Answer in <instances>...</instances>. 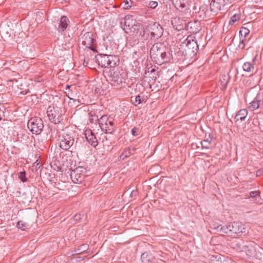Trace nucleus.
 <instances>
[{
	"mask_svg": "<svg viewBox=\"0 0 263 263\" xmlns=\"http://www.w3.org/2000/svg\"><path fill=\"white\" fill-rule=\"evenodd\" d=\"M126 78V73L123 70L117 68L110 70L108 81L112 87L118 89L125 87Z\"/></svg>",
	"mask_w": 263,
	"mask_h": 263,
	"instance_id": "nucleus-1",
	"label": "nucleus"
},
{
	"mask_svg": "<svg viewBox=\"0 0 263 263\" xmlns=\"http://www.w3.org/2000/svg\"><path fill=\"white\" fill-rule=\"evenodd\" d=\"M95 59L98 65L102 67H114L118 62L116 57L105 54H98Z\"/></svg>",
	"mask_w": 263,
	"mask_h": 263,
	"instance_id": "nucleus-2",
	"label": "nucleus"
},
{
	"mask_svg": "<svg viewBox=\"0 0 263 263\" xmlns=\"http://www.w3.org/2000/svg\"><path fill=\"white\" fill-rule=\"evenodd\" d=\"M27 126L32 134L39 135L43 129L44 123L41 118L34 117L29 120Z\"/></svg>",
	"mask_w": 263,
	"mask_h": 263,
	"instance_id": "nucleus-3",
	"label": "nucleus"
},
{
	"mask_svg": "<svg viewBox=\"0 0 263 263\" xmlns=\"http://www.w3.org/2000/svg\"><path fill=\"white\" fill-rule=\"evenodd\" d=\"M59 146L65 151H67L72 147L74 140L73 136L68 134H63L59 136Z\"/></svg>",
	"mask_w": 263,
	"mask_h": 263,
	"instance_id": "nucleus-4",
	"label": "nucleus"
},
{
	"mask_svg": "<svg viewBox=\"0 0 263 263\" xmlns=\"http://www.w3.org/2000/svg\"><path fill=\"white\" fill-rule=\"evenodd\" d=\"M86 169L82 166H79L72 170L70 174V177L72 182L79 184L83 182L86 175Z\"/></svg>",
	"mask_w": 263,
	"mask_h": 263,
	"instance_id": "nucleus-5",
	"label": "nucleus"
},
{
	"mask_svg": "<svg viewBox=\"0 0 263 263\" xmlns=\"http://www.w3.org/2000/svg\"><path fill=\"white\" fill-rule=\"evenodd\" d=\"M80 40L83 45L85 46L86 48L91 49L92 50H94L92 46L95 41L93 37V34L91 32H87L84 33Z\"/></svg>",
	"mask_w": 263,
	"mask_h": 263,
	"instance_id": "nucleus-6",
	"label": "nucleus"
},
{
	"mask_svg": "<svg viewBox=\"0 0 263 263\" xmlns=\"http://www.w3.org/2000/svg\"><path fill=\"white\" fill-rule=\"evenodd\" d=\"M175 8L181 12H188L190 8L189 0H173Z\"/></svg>",
	"mask_w": 263,
	"mask_h": 263,
	"instance_id": "nucleus-7",
	"label": "nucleus"
},
{
	"mask_svg": "<svg viewBox=\"0 0 263 263\" xmlns=\"http://www.w3.org/2000/svg\"><path fill=\"white\" fill-rule=\"evenodd\" d=\"M164 46L161 43H156L153 45L150 50V55L151 58L154 59L156 61L160 60V55Z\"/></svg>",
	"mask_w": 263,
	"mask_h": 263,
	"instance_id": "nucleus-8",
	"label": "nucleus"
},
{
	"mask_svg": "<svg viewBox=\"0 0 263 263\" xmlns=\"http://www.w3.org/2000/svg\"><path fill=\"white\" fill-rule=\"evenodd\" d=\"M100 128L102 130H105L106 133H112L114 132L113 127L110 128L108 126V120L106 115L102 116L100 119H97Z\"/></svg>",
	"mask_w": 263,
	"mask_h": 263,
	"instance_id": "nucleus-9",
	"label": "nucleus"
},
{
	"mask_svg": "<svg viewBox=\"0 0 263 263\" xmlns=\"http://www.w3.org/2000/svg\"><path fill=\"white\" fill-rule=\"evenodd\" d=\"M47 116L50 121L55 124L60 122L61 119L58 113L54 110V107L49 106L47 110Z\"/></svg>",
	"mask_w": 263,
	"mask_h": 263,
	"instance_id": "nucleus-10",
	"label": "nucleus"
},
{
	"mask_svg": "<svg viewBox=\"0 0 263 263\" xmlns=\"http://www.w3.org/2000/svg\"><path fill=\"white\" fill-rule=\"evenodd\" d=\"M247 117V110L245 109H240L235 115L234 118L235 122L236 125L239 127V129H241V122L245 120Z\"/></svg>",
	"mask_w": 263,
	"mask_h": 263,
	"instance_id": "nucleus-11",
	"label": "nucleus"
},
{
	"mask_svg": "<svg viewBox=\"0 0 263 263\" xmlns=\"http://www.w3.org/2000/svg\"><path fill=\"white\" fill-rule=\"evenodd\" d=\"M240 43L238 46L239 48L244 49L246 46L247 37V27L243 26L239 31Z\"/></svg>",
	"mask_w": 263,
	"mask_h": 263,
	"instance_id": "nucleus-12",
	"label": "nucleus"
},
{
	"mask_svg": "<svg viewBox=\"0 0 263 263\" xmlns=\"http://www.w3.org/2000/svg\"><path fill=\"white\" fill-rule=\"evenodd\" d=\"M124 24L125 27L123 29L125 32H127L135 25V21L133 19L132 16L130 15H126L124 18Z\"/></svg>",
	"mask_w": 263,
	"mask_h": 263,
	"instance_id": "nucleus-13",
	"label": "nucleus"
},
{
	"mask_svg": "<svg viewBox=\"0 0 263 263\" xmlns=\"http://www.w3.org/2000/svg\"><path fill=\"white\" fill-rule=\"evenodd\" d=\"M229 227H231V232L233 234H239L242 233L245 230L243 227L239 223L234 222L229 223Z\"/></svg>",
	"mask_w": 263,
	"mask_h": 263,
	"instance_id": "nucleus-14",
	"label": "nucleus"
},
{
	"mask_svg": "<svg viewBox=\"0 0 263 263\" xmlns=\"http://www.w3.org/2000/svg\"><path fill=\"white\" fill-rule=\"evenodd\" d=\"M223 7L221 3H220V2L217 0H212L210 3L211 10L215 13L218 12Z\"/></svg>",
	"mask_w": 263,
	"mask_h": 263,
	"instance_id": "nucleus-15",
	"label": "nucleus"
},
{
	"mask_svg": "<svg viewBox=\"0 0 263 263\" xmlns=\"http://www.w3.org/2000/svg\"><path fill=\"white\" fill-rule=\"evenodd\" d=\"M248 199L254 202H258L260 199V192L259 191H251L249 196L248 195Z\"/></svg>",
	"mask_w": 263,
	"mask_h": 263,
	"instance_id": "nucleus-16",
	"label": "nucleus"
},
{
	"mask_svg": "<svg viewBox=\"0 0 263 263\" xmlns=\"http://www.w3.org/2000/svg\"><path fill=\"white\" fill-rule=\"evenodd\" d=\"M68 19L65 16H62L61 17L59 25V31H64L67 27L68 23L69 22Z\"/></svg>",
	"mask_w": 263,
	"mask_h": 263,
	"instance_id": "nucleus-17",
	"label": "nucleus"
},
{
	"mask_svg": "<svg viewBox=\"0 0 263 263\" xmlns=\"http://www.w3.org/2000/svg\"><path fill=\"white\" fill-rule=\"evenodd\" d=\"M86 139L89 142V143L93 147H95L98 145V141L96 137L94 136V135L92 133V132H90V134L88 136L86 135Z\"/></svg>",
	"mask_w": 263,
	"mask_h": 263,
	"instance_id": "nucleus-18",
	"label": "nucleus"
},
{
	"mask_svg": "<svg viewBox=\"0 0 263 263\" xmlns=\"http://www.w3.org/2000/svg\"><path fill=\"white\" fill-rule=\"evenodd\" d=\"M215 228L218 232H221L224 233L230 232V230L231 229V227H229V223L223 227L219 224L218 226L215 227Z\"/></svg>",
	"mask_w": 263,
	"mask_h": 263,
	"instance_id": "nucleus-19",
	"label": "nucleus"
},
{
	"mask_svg": "<svg viewBox=\"0 0 263 263\" xmlns=\"http://www.w3.org/2000/svg\"><path fill=\"white\" fill-rule=\"evenodd\" d=\"M186 46L189 48V49H192L193 52H195V50H197L198 48V45L197 42L194 40H187Z\"/></svg>",
	"mask_w": 263,
	"mask_h": 263,
	"instance_id": "nucleus-20",
	"label": "nucleus"
},
{
	"mask_svg": "<svg viewBox=\"0 0 263 263\" xmlns=\"http://www.w3.org/2000/svg\"><path fill=\"white\" fill-rule=\"evenodd\" d=\"M169 53H167L165 51V48L163 49L162 51L161 52L160 55V60H158L161 63L167 62L169 60L168 57Z\"/></svg>",
	"mask_w": 263,
	"mask_h": 263,
	"instance_id": "nucleus-21",
	"label": "nucleus"
},
{
	"mask_svg": "<svg viewBox=\"0 0 263 263\" xmlns=\"http://www.w3.org/2000/svg\"><path fill=\"white\" fill-rule=\"evenodd\" d=\"M212 138L209 137L204 140L201 142L202 147L203 149H209L211 146Z\"/></svg>",
	"mask_w": 263,
	"mask_h": 263,
	"instance_id": "nucleus-22",
	"label": "nucleus"
},
{
	"mask_svg": "<svg viewBox=\"0 0 263 263\" xmlns=\"http://www.w3.org/2000/svg\"><path fill=\"white\" fill-rule=\"evenodd\" d=\"M144 98L140 95L137 96L134 99H132V101L135 106H138L139 104L141 103Z\"/></svg>",
	"mask_w": 263,
	"mask_h": 263,
	"instance_id": "nucleus-23",
	"label": "nucleus"
},
{
	"mask_svg": "<svg viewBox=\"0 0 263 263\" xmlns=\"http://www.w3.org/2000/svg\"><path fill=\"white\" fill-rule=\"evenodd\" d=\"M88 249V245L87 244H83L81 246H79L76 251L77 254H81Z\"/></svg>",
	"mask_w": 263,
	"mask_h": 263,
	"instance_id": "nucleus-24",
	"label": "nucleus"
},
{
	"mask_svg": "<svg viewBox=\"0 0 263 263\" xmlns=\"http://www.w3.org/2000/svg\"><path fill=\"white\" fill-rule=\"evenodd\" d=\"M152 257L146 252L142 254L141 259L143 263H147L151 260Z\"/></svg>",
	"mask_w": 263,
	"mask_h": 263,
	"instance_id": "nucleus-25",
	"label": "nucleus"
},
{
	"mask_svg": "<svg viewBox=\"0 0 263 263\" xmlns=\"http://www.w3.org/2000/svg\"><path fill=\"white\" fill-rule=\"evenodd\" d=\"M250 105L249 106V109L251 110H254L259 107V103L258 101H252L250 103Z\"/></svg>",
	"mask_w": 263,
	"mask_h": 263,
	"instance_id": "nucleus-26",
	"label": "nucleus"
},
{
	"mask_svg": "<svg viewBox=\"0 0 263 263\" xmlns=\"http://www.w3.org/2000/svg\"><path fill=\"white\" fill-rule=\"evenodd\" d=\"M17 227L18 229H21L22 230H25L28 228V224L22 221H20L17 223Z\"/></svg>",
	"mask_w": 263,
	"mask_h": 263,
	"instance_id": "nucleus-27",
	"label": "nucleus"
},
{
	"mask_svg": "<svg viewBox=\"0 0 263 263\" xmlns=\"http://www.w3.org/2000/svg\"><path fill=\"white\" fill-rule=\"evenodd\" d=\"M162 28L161 27H160V28L158 29V33H156L154 32H152L151 33V35L152 37L157 38V39H158L159 37H161V36L162 35Z\"/></svg>",
	"mask_w": 263,
	"mask_h": 263,
	"instance_id": "nucleus-28",
	"label": "nucleus"
},
{
	"mask_svg": "<svg viewBox=\"0 0 263 263\" xmlns=\"http://www.w3.org/2000/svg\"><path fill=\"white\" fill-rule=\"evenodd\" d=\"M228 78L226 76H223L221 79V83L223 87H226L227 85V84L228 83Z\"/></svg>",
	"mask_w": 263,
	"mask_h": 263,
	"instance_id": "nucleus-29",
	"label": "nucleus"
},
{
	"mask_svg": "<svg viewBox=\"0 0 263 263\" xmlns=\"http://www.w3.org/2000/svg\"><path fill=\"white\" fill-rule=\"evenodd\" d=\"M263 173V171L261 170H258L256 174L254 173V172H250V174L251 175V177H250V178L253 179L254 178L260 176Z\"/></svg>",
	"mask_w": 263,
	"mask_h": 263,
	"instance_id": "nucleus-30",
	"label": "nucleus"
},
{
	"mask_svg": "<svg viewBox=\"0 0 263 263\" xmlns=\"http://www.w3.org/2000/svg\"><path fill=\"white\" fill-rule=\"evenodd\" d=\"M130 155V152L129 150H125L120 155V158L124 159L125 158L129 157Z\"/></svg>",
	"mask_w": 263,
	"mask_h": 263,
	"instance_id": "nucleus-31",
	"label": "nucleus"
},
{
	"mask_svg": "<svg viewBox=\"0 0 263 263\" xmlns=\"http://www.w3.org/2000/svg\"><path fill=\"white\" fill-rule=\"evenodd\" d=\"M25 175H26L25 172H21L19 173V175H18V178L23 182L27 181V178L26 177Z\"/></svg>",
	"mask_w": 263,
	"mask_h": 263,
	"instance_id": "nucleus-32",
	"label": "nucleus"
},
{
	"mask_svg": "<svg viewBox=\"0 0 263 263\" xmlns=\"http://www.w3.org/2000/svg\"><path fill=\"white\" fill-rule=\"evenodd\" d=\"M249 81H251V82L250 83V86L251 88L254 87L255 86H256L257 85V81H255L254 79L252 78V77H250L249 80H248V82Z\"/></svg>",
	"mask_w": 263,
	"mask_h": 263,
	"instance_id": "nucleus-33",
	"label": "nucleus"
},
{
	"mask_svg": "<svg viewBox=\"0 0 263 263\" xmlns=\"http://www.w3.org/2000/svg\"><path fill=\"white\" fill-rule=\"evenodd\" d=\"M147 6L148 7H149L151 8L155 9L158 6V2H157L156 1H149L148 2Z\"/></svg>",
	"mask_w": 263,
	"mask_h": 263,
	"instance_id": "nucleus-34",
	"label": "nucleus"
},
{
	"mask_svg": "<svg viewBox=\"0 0 263 263\" xmlns=\"http://www.w3.org/2000/svg\"><path fill=\"white\" fill-rule=\"evenodd\" d=\"M238 16L236 15V14L232 16L229 21V24L231 25H233L235 23V22L238 19Z\"/></svg>",
	"mask_w": 263,
	"mask_h": 263,
	"instance_id": "nucleus-35",
	"label": "nucleus"
},
{
	"mask_svg": "<svg viewBox=\"0 0 263 263\" xmlns=\"http://www.w3.org/2000/svg\"><path fill=\"white\" fill-rule=\"evenodd\" d=\"M124 2L125 3V5L124 8L125 9H128L132 6V2L131 0H124Z\"/></svg>",
	"mask_w": 263,
	"mask_h": 263,
	"instance_id": "nucleus-36",
	"label": "nucleus"
},
{
	"mask_svg": "<svg viewBox=\"0 0 263 263\" xmlns=\"http://www.w3.org/2000/svg\"><path fill=\"white\" fill-rule=\"evenodd\" d=\"M138 132H139V129L136 127H134L132 129V134L134 136H136L138 135Z\"/></svg>",
	"mask_w": 263,
	"mask_h": 263,
	"instance_id": "nucleus-37",
	"label": "nucleus"
},
{
	"mask_svg": "<svg viewBox=\"0 0 263 263\" xmlns=\"http://www.w3.org/2000/svg\"><path fill=\"white\" fill-rule=\"evenodd\" d=\"M180 19L179 18H174L172 21V24L174 25V26H176L177 25V24L178 23V22H180Z\"/></svg>",
	"mask_w": 263,
	"mask_h": 263,
	"instance_id": "nucleus-38",
	"label": "nucleus"
},
{
	"mask_svg": "<svg viewBox=\"0 0 263 263\" xmlns=\"http://www.w3.org/2000/svg\"><path fill=\"white\" fill-rule=\"evenodd\" d=\"M254 68V65L252 64L251 63L248 62V70L247 71L250 72L251 71L252 69Z\"/></svg>",
	"mask_w": 263,
	"mask_h": 263,
	"instance_id": "nucleus-39",
	"label": "nucleus"
},
{
	"mask_svg": "<svg viewBox=\"0 0 263 263\" xmlns=\"http://www.w3.org/2000/svg\"><path fill=\"white\" fill-rule=\"evenodd\" d=\"M114 123L112 121H109L108 122V126L110 128L113 127V128L114 129Z\"/></svg>",
	"mask_w": 263,
	"mask_h": 263,
	"instance_id": "nucleus-40",
	"label": "nucleus"
},
{
	"mask_svg": "<svg viewBox=\"0 0 263 263\" xmlns=\"http://www.w3.org/2000/svg\"><path fill=\"white\" fill-rule=\"evenodd\" d=\"M3 116H4V111L0 108V121L2 119Z\"/></svg>",
	"mask_w": 263,
	"mask_h": 263,
	"instance_id": "nucleus-41",
	"label": "nucleus"
},
{
	"mask_svg": "<svg viewBox=\"0 0 263 263\" xmlns=\"http://www.w3.org/2000/svg\"><path fill=\"white\" fill-rule=\"evenodd\" d=\"M246 63H245L243 64V66H242V68L244 71H247V69H246Z\"/></svg>",
	"mask_w": 263,
	"mask_h": 263,
	"instance_id": "nucleus-42",
	"label": "nucleus"
},
{
	"mask_svg": "<svg viewBox=\"0 0 263 263\" xmlns=\"http://www.w3.org/2000/svg\"><path fill=\"white\" fill-rule=\"evenodd\" d=\"M222 263H231V262L230 260H225L222 262Z\"/></svg>",
	"mask_w": 263,
	"mask_h": 263,
	"instance_id": "nucleus-43",
	"label": "nucleus"
},
{
	"mask_svg": "<svg viewBox=\"0 0 263 263\" xmlns=\"http://www.w3.org/2000/svg\"><path fill=\"white\" fill-rule=\"evenodd\" d=\"M135 194H136V192H134V191H133L131 193V196L134 195H135Z\"/></svg>",
	"mask_w": 263,
	"mask_h": 263,
	"instance_id": "nucleus-44",
	"label": "nucleus"
},
{
	"mask_svg": "<svg viewBox=\"0 0 263 263\" xmlns=\"http://www.w3.org/2000/svg\"><path fill=\"white\" fill-rule=\"evenodd\" d=\"M219 225L217 224H213V228L215 230H216V229L215 228V227H216L217 226H218Z\"/></svg>",
	"mask_w": 263,
	"mask_h": 263,
	"instance_id": "nucleus-45",
	"label": "nucleus"
},
{
	"mask_svg": "<svg viewBox=\"0 0 263 263\" xmlns=\"http://www.w3.org/2000/svg\"><path fill=\"white\" fill-rule=\"evenodd\" d=\"M249 32H250V31H249V30L248 29V32H247V34H249Z\"/></svg>",
	"mask_w": 263,
	"mask_h": 263,
	"instance_id": "nucleus-46",
	"label": "nucleus"
},
{
	"mask_svg": "<svg viewBox=\"0 0 263 263\" xmlns=\"http://www.w3.org/2000/svg\"><path fill=\"white\" fill-rule=\"evenodd\" d=\"M255 59V57L253 58V61H254Z\"/></svg>",
	"mask_w": 263,
	"mask_h": 263,
	"instance_id": "nucleus-47",
	"label": "nucleus"
}]
</instances>
